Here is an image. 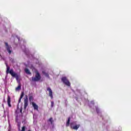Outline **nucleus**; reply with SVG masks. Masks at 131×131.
Masks as SVG:
<instances>
[{
    "mask_svg": "<svg viewBox=\"0 0 131 131\" xmlns=\"http://www.w3.org/2000/svg\"><path fill=\"white\" fill-rule=\"evenodd\" d=\"M71 119V118L69 117L68 119V121H67L66 126V127H68V126L70 127V128L72 129H74L75 130H77L79 127H80V125H74V122H71L70 123V120Z\"/></svg>",
    "mask_w": 131,
    "mask_h": 131,
    "instance_id": "nucleus-1",
    "label": "nucleus"
},
{
    "mask_svg": "<svg viewBox=\"0 0 131 131\" xmlns=\"http://www.w3.org/2000/svg\"><path fill=\"white\" fill-rule=\"evenodd\" d=\"M6 67H7V70H6V74H10V75H11V76H12V77H15V79H16V80H18L19 79V75H18V74L15 73V72H14V70L13 69H11L10 70V67H9L8 66V64H6Z\"/></svg>",
    "mask_w": 131,
    "mask_h": 131,
    "instance_id": "nucleus-2",
    "label": "nucleus"
},
{
    "mask_svg": "<svg viewBox=\"0 0 131 131\" xmlns=\"http://www.w3.org/2000/svg\"><path fill=\"white\" fill-rule=\"evenodd\" d=\"M35 73L36 74L35 76V77H32V81H39V80L41 78L39 72H38V71H36Z\"/></svg>",
    "mask_w": 131,
    "mask_h": 131,
    "instance_id": "nucleus-3",
    "label": "nucleus"
},
{
    "mask_svg": "<svg viewBox=\"0 0 131 131\" xmlns=\"http://www.w3.org/2000/svg\"><path fill=\"white\" fill-rule=\"evenodd\" d=\"M61 81H62V82H63V83L66 84V85H68V86H70V82H69V80L67 79V78L66 77H62L61 78Z\"/></svg>",
    "mask_w": 131,
    "mask_h": 131,
    "instance_id": "nucleus-4",
    "label": "nucleus"
},
{
    "mask_svg": "<svg viewBox=\"0 0 131 131\" xmlns=\"http://www.w3.org/2000/svg\"><path fill=\"white\" fill-rule=\"evenodd\" d=\"M5 44L6 49L7 50V52L10 55V54H12V50H11L12 49V47H11L10 46H9V43H8V42H5Z\"/></svg>",
    "mask_w": 131,
    "mask_h": 131,
    "instance_id": "nucleus-5",
    "label": "nucleus"
},
{
    "mask_svg": "<svg viewBox=\"0 0 131 131\" xmlns=\"http://www.w3.org/2000/svg\"><path fill=\"white\" fill-rule=\"evenodd\" d=\"M24 109L25 110H26V108L28 106V97L27 96V95H26V98L24 99Z\"/></svg>",
    "mask_w": 131,
    "mask_h": 131,
    "instance_id": "nucleus-6",
    "label": "nucleus"
},
{
    "mask_svg": "<svg viewBox=\"0 0 131 131\" xmlns=\"http://www.w3.org/2000/svg\"><path fill=\"white\" fill-rule=\"evenodd\" d=\"M47 91L49 92V97H50L51 99H53V91L52 89H51V88L48 87Z\"/></svg>",
    "mask_w": 131,
    "mask_h": 131,
    "instance_id": "nucleus-7",
    "label": "nucleus"
},
{
    "mask_svg": "<svg viewBox=\"0 0 131 131\" xmlns=\"http://www.w3.org/2000/svg\"><path fill=\"white\" fill-rule=\"evenodd\" d=\"M7 104L8 105V107H12V105L11 104V96H10V95H8Z\"/></svg>",
    "mask_w": 131,
    "mask_h": 131,
    "instance_id": "nucleus-8",
    "label": "nucleus"
},
{
    "mask_svg": "<svg viewBox=\"0 0 131 131\" xmlns=\"http://www.w3.org/2000/svg\"><path fill=\"white\" fill-rule=\"evenodd\" d=\"M32 105L34 109V110H36L37 111H38V105L36 104V103L34 102L32 103Z\"/></svg>",
    "mask_w": 131,
    "mask_h": 131,
    "instance_id": "nucleus-9",
    "label": "nucleus"
},
{
    "mask_svg": "<svg viewBox=\"0 0 131 131\" xmlns=\"http://www.w3.org/2000/svg\"><path fill=\"white\" fill-rule=\"evenodd\" d=\"M23 97H24V92H21L20 97L18 100V104L21 103V100H22Z\"/></svg>",
    "mask_w": 131,
    "mask_h": 131,
    "instance_id": "nucleus-10",
    "label": "nucleus"
},
{
    "mask_svg": "<svg viewBox=\"0 0 131 131\" xmlns=\"http://www.w3.org/2000/svg\"><path fill=\"white\" fill-rule=\"evenodd\" d=\"M25 72L27 74H29V75H31V72H30V71L29 69L26 68L25 69Z\"/></svg>",
    "mask_w": 131,
    "mask_h": 131,
    "instance_id": "nucleus-11",
    "label": "nucleus"
},
{
    "mask_svg": "<svg viewBox=\"0 0 131 131\" xmlns=\"http://www.w3.org/2000/svg\"><path fill=\"white\" fill-rule=\"evenodd\" d=\"M42 73L44 74V75H45L46 77H48V78H50V75H49V74H48V73H46V72L42 71Z\"/></svg>",
    "mask_w": 131,
    "mask_h": 131,
    "instance_id": "nucleus-12",
    "label": "nucleus"
},
{
    "mask_svg": "<svg viewBox=\"0 0 131 131\" xmlns=\"http://www.w3.org/2000/svg\"><path fill=\"white\" fill-rule=\"evenodd\" d=\"M20 90H21L20 84L18 85V86L15 88L16 92H17V91H20Z\"/></svg>",
    "mask_w": 131,
    "mask_h": 131,
    "instance_id": "nucleus-13",
    "label": "nucleus"
},
{
    "mask_svg": "<svg viewBox=\"0 0 131 131\" xmlns=\"http://www.w3.org/2000/svg\"><path fill=\"white\" fill-rule=\"evenodd\" d=\"M49 121L50 122L51 124H53V123L54 122V120H53V118L51 117L49 119Z\"/></svg>",
    "mask_w": 131,
    "mask_h": 131,
    "instance_id": "nucleus-14",
    "label": "nucleus"
},
{
    "mask_svg": "<svg viewBox=\"0 0 131 131\" xmlns=\"http://www.w3.org/2000/svg\"><path fill=\"white\" fill-rule=\"evenodd\" d=\"M29 100L30 102H32V101H33V96H29Z\"/></svg>",
    "mask_w": 131,
    "mask_h": 131,
    "instance_id": "nucleus-15",
    "label": "nucleus"
},
{
    "mask_svg": "<svg viewBox=\"0 0 131 131\" xmlns=\"http://www.w3.org/2000/svg\"><path fill=\"white\" fill-rule=\"evenodd\" d=\"M26 128H27L26 127V126H23L21 127V129L20 130V131H25V130L26 129Z\"/></svg>",
    "mask_w": 131,
    "mask_h": 131,
    "instance_id": "nucleus-16",
    "label": "nucleus"
},
{
    "mask_svg": "<svg viewBox=\"0 0 131 131\" xmlns=\"http://www.w3.org/2000/svg\"><path fill=\"white\" fill-rule=\"evenodd\" d=\"M20 125H21V123H18L17 126H18L19 130H20Z\"/></svg>",
    "mask_w": 131,
    "mask_h": 131,
    "instance_id": "nucleus-17",
    "label": "nucleus"
},
{
    "mask_svg": "<svg viewBox=\"0 0 131 131\" xmlns=\"http://www.w3.org/2000/svg\"><path fill=\"white\" fill-rule=\"evenodd\" d=\"M51 107L52 108L54 107V101L51 102Z\"/></svg>",
    "mask_w": 131,
    "mask_h": 131,
    "instance_id": "nucleus-18",
    "label": "nucleus"
},
{
    "mask_svg": "<svg viewBox=\"0 0 131 131\" xmlns=\"http://www.w3.org/2000/svg\"><path fill=\"white\" fill-rule=\"evenodd\" d=\"M3 102H4V103H6V99H5V98H4V99H3Z\"/></svg>",
    "mask_w": 131,
    "mask_h": 131,
    "instance_id": "nucleus-19",
    "label": "nucleus"
},
{
    "mask_svg": "<svg viewBox=\"0 0 131 131\" xmlns=\"http://www.w3.org/2000/svg\"><path fill=\"white\" fill-rule=\"evenodd\" d=\"M19 112L20 113H22V108H20V111H19Z\"/></svg>",
    "mask_w": 131,
    "mask_h": 131,
    "instance_id": "nucleus-20",
    "label": "nucleus"
},
{
    "mask_svg": "<svg viewBox=\"0 0 131 131\" xmlns=\"http://www.w3.org/2000/svg\"><path fill=\"white\" fill-rule=\"evenodd\" d=\"M96 112H97V113H99V111L98 110V109H96Z\"/></svg>",
    "mask_w": 131,
    "mask_h": 131,
    "instance_id": "nucleus-21",
    "label": "nucleus"
},
{
    "mask_svg": "<svg viewBox=\"0 0 131 131\" xmlns=\"http://www.w3.org/2000/svg\"><path fill=\"white\" fill-rule=\"evenodd\" d=\"M2 106L4 107V104H2Z\"/></svg>",
    "mask_w": 131,
    "mask_h": 131,
    "instance_id": "nucleus-22",
    "label": "nucleus"
},
{
    "mask_svg": "<svg viewBox=\"0 0 131 131\" xmlns=\"http://www.w3.org/2000/svg\"><path fill=\"white\" fill-rule=\"evenodd\" d=\"M2 55H1V53H0V57Z\"/></svg>",
    "mask_w": 131,
    "mask_h": 131,
    "instance_id": "nucleus-23",
    "label": "nucleus"
}]
</instances>
